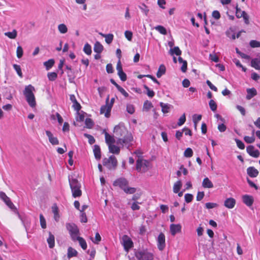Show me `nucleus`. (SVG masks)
Here are the masks:
<instances>
[{
  "label": "nucleus",
  "mask_w": 260,
  "mask_h": 260,
  "mask_svg": "<svg viewBox=\"0 0 260 260\" xmlns=\"http://www.w3.org/2000/svg\"><path fill=\"white\" fill-rule=\"evenodd\" d=\"M114 186H118L127 194H133L136 191L135 187H128V181L124 178L121 177L113 182Z\"/></svg>",
  "instance_id": "obj_2"
},
{
  "label": "nucleus",
  "mask_w": 260,
  "mask_h": 260,
  "mask_svg": "<svg viewBox=\"0 0 260 260\" xmlns=\"http://www.w3.org/2000/svg\"><path fill=\"white\" fill-rule=\"evenodd\" d=\"M40 224L42 229H46V220L43 216V215L41 214H40Z\"/></svg>",
  "instance_id": "obj_47"
},
{
  "label": "nucleus",
  "mask_w": 260,
  "mask_h": 260,
  "mask_svg": "<svg viewBox=\"0 0 260 260\" xmlns=\"http://www.w3.org/2000/svg\"><path fill=\"white\" fill-rule=\"evenodd\" d=\"M13 68L14 69V70L17 72L18 75L20 77H22V73L21 72V69L20 66L19 65H18L16 64H14L13 65Z\"/></svg>",
  "instance_id": "obj_44"
},
{
  "label": "nucleus",
  "mask_w": 260,
  "mask_h": 260,
  "mask_svg": "<svg viewBox=\"0 0 260 260\" xmlns=\"http://www.w3.org/2000/svg\"><path fill=\"white\" fill-rule=\"evenodd\" d=\"M145 89L147 90V94L148 96L152 98L154 95V92L153 90H151L147 85H144Z\"/></svg>",
  "instance_id": "obj_59"
},
{
  "label": "nucleus",
  "mask_w": 260,
  "mask_h": 260,
  "mask_svg": "<svg viewBox=\"0 0 260 260\" xmlns=\"http://www.w3.org/2000/svg\"><path fill=\"white\" fill-rule=\"evenodd\" d=\"M138 260H152L153 254L146 249L139 250L135 252Z\"/></svg>",
  "instance_id": "obj_6"
},
{
  "label": "nucleus",
  "mask_w": 260,
  "mask_h": 260,
  "mask_svg": "<svg viewBox=\"0 0 260 260\" xmlns=\"http://www.w3.org/2000/svg\"><path fill=\"white\" fill-rule=\"evenodd\" d=\"M157 246L160 250H162V233H160L158 236Z\"/></svg>",
  "instance_id": "obj_36"
},
{
  "label": "nucleus",
  "mask_w": 260,
  "mask_h": 260,
  "mask_svg": "<svg viewBox=\"0 0 260 260\" xmlns=\"http://www.w3.org/2000/svg\"><path fill=\"white\" fill-rule=\"evenodd\" d=\"M99 34L105 38V41L107 44H110L112 43L114 38V36L113 34H104L102 32L99 33Z\"/></svg>",
  "instance_id": "obj_26"
},
{
  "label": "nucleus",
  "mask_w": 260,
  "mask_h": 260,
  "mask_svg": "<svg viewBox=\"0 0 260 260\" xmlns=\"http://www.w3.org/2000/svg\"><path fill=\"white\" fill-rule=\"evenodd\" d=\"M151 167V162L142 158H138L136 161V170L141 173H145Z\"/></svg>",
  "instance_id": "obj_5"
},
{
  "label": "nucleus",
  "mask_w": 260,
  "mask_h": 260,
  "mask_svg": "<svg viewBox=\"0 0 260 260\" xmlns=\"http://www.w3.org/2000/svg\"><path fill=\"white\" fill-rule=\"evenodd\" d=\"M83 51L87 55H90L92 52L91 46L86 43L84 46Z\"/></svg>",
  "instance_id": "obj_38"
},
{
  "label": "nucleus",
  "mask_w": 260,
  "mask_h": 260,
  "mask_svg": "<svg viewBox=\"0 0 260 260\" xmlns=\"http://www.w3.org/2000/svg\"><path fill=\"white\" fill-rule=\"evenodd\" d=\"M0 198L4 201L6 205L11 209H16L15 206L13 203L11 201L10 198L6 194V193L3 191L0 192Z\"/></svg>",
  "instance_id": "obj_10"
},
{
  "label": "nucleus",
  "mask_w": 260,
  "mask_h": 260,
  "mask_svg": "<svg viewBox=\"0 0 260 260\" xmlns=\"http://www.w3.org/2000/svg\"><path fill=\"white\" fill-rule=\"evenodd\" d=\"M126 111L130 114H133L135 113V108L133 105L132 104H127L126 105Z\"/></svg>",
  "instance_id": "obj_42"
},
{
  "label": "nucleus",
  "mask_w": 260,
  "mask_h": 260,
  "mask_svg": "<svg viewBox=\"0 0 260 260\" xmlns=\"http://www.w3.org/2000/svg\"><path fill=\"white\" fill-rule=\"evenodd\" d=\"M182 183L181 181H177L174 185L173 191L175 193H178L181 189Z\"/></svg>",
  "instance_id": "obj_35"
},
{
  "label": "nucleus",
  "mask_w": 260,
  "mask_h": 260,
  "mask_svg": "<svg viewBox=\"0 0 260 260\" xmlns=\"http://www.w3.org/2000/svg\"><path fill=\"white\" fill-rule=\"evenodd\" d=\"M4 35L11 39H14L16 38L17 32L16 29H13L11 32H6Z\"/></svg>",
  "instance_id": "obj_34"
},
{
  "label": "nucleus",
  "mask_w": 260,
  "mask_h": 260,
  "mask_svg": "<svg viewBox=\"0 0 260 260\" xmlns=\"http://www.w3.org/2000/svg\"><path fill=\"white\" fill-rule=\"evenodd\" d=\"M246 151L249 155L253 157L256 158L259 155V151L257 149H255L254 147L252 145H249L247 147Z\"/></svg>",
  "instance_id": "obj_11"
},
{
  "label": "nucleus",
  "mask_w": 260,
  "mask_h": 260,
  "mask_svg": "<svg viewBox=\"0 0 260 260\" xmlns=\"http://www.w3.org/2000/svg\"><path fill=\"white\" fill-rule=\"evenodd\" d=\"M173 106L170 104H164V114L167 113L169 112L171 109H172Z\"/></svg>",
  "instance_id": "obj_56"
},
{
  "label": "nucleus",
  "mask_w": 260,
  "mask_h": 260,
  "mask_svg": "<svg viewBox=\"0 0 260 260\" xmlns=\"http://www.w3.org/2000/svg\"><path fill=\"white\" fill-rule=\"evenodd\" d=\"M251 64V67L256 70H260V60L258 58L252 59Z\"/></svg>",
  "instance_id": "obj_32"
},
{
  "label": "nucleus",
  "mask_w": 260,
  "mask_h": 260,
  "mask_svg": "<svg viewBox=\"0 0 260 260\" xmlns=\"http://www.w3.org/2000/svg\"><path fill=\"white\" fill-rule=\"evenodd\" d=\"M246 91L247 94L246 95V98L248 100H250L257 94V91L254 87L247 88L246 89Z\"/></svg>",
  "instance_id": "obj_19"
},
{
  "label": "nucleus",
  "mask_w": 260,
  "mask_h": 260,
  "mask_svg": "<svg viewBox=\"0 0 260 260\" xmlns=\"http://www.w3.org/2000/svg\"><path fill=\"white\" fill-rule=\"evenodd\" d=\"M84 136L88 139V143L90 144H93L95 141L94 137L89 134L85 133L84 134Z\"/></svg>",
  "instance_id": "obj_50"
},
{
  "label": "nucleus",
  "mask_w": 260,
  "mask_h": 260,
  "mask_svg": "<svg viewBox=\"0 0 260 260\" xmlns=\"http://www.w3.org/2000/svg\"><path fill=\"white\" fill-rule=\"evenodd\" d=\"M16 53L17 56L18 58H20L22 56L23 51L22 48L20 46L17 47Z\"/></svg>",
  "instance_id": "obj_57"
},
{
  "label": "nucleus",
  "mask_w": 260,
  "mask_h": 260,
  "mask_svg": "<svg viewBox=\"0 0 260 260\" xmlns=\"http://www.w3.org/2000/svg\"><path fill=\"white\" fill-rule=\"evenodd\" d=\"M170 51L172 55L175 54L177 56L180 55L182 53L181 51L178 47H175L173 49H171Z\"/></svg>",
  "instance_id": "obj_39"
},
{
  "label": "nucleus",
  "mask_w": 260,
  "mask_h": 260,
  "mask_svg": "<svg viewBox=\"0 0 260 260\" xmlns=\"http://www.w3.org/2000/svg\"><path fill=\"white\" fill-rule=\"evenodd\" d=\"M236 204V200L233 198H229L226 199L224 203L225 207L229 209L233 208Z\"/></svg>",
  "instance_id": "obj_14"
},
{
  "label": "nucleus",
  "mask_w": 260,
  "mask_h": 260,
  "mask_svg": "<svg viewBox=\"0 0 260 260\" xmlns=\"http://www.w3.org/2000/svg\"><path fill=\"white\" fill-rule=\"evenodd\" d=\"M202 186L204 188H211L213 187V183L210 180L208 177L205 178L202 182Z\"/></svg>",
  "instance_id": "obj_23"
},
{
  "label": "nucleus",
  "mask_w": 260,
  "mask_h": 260,
  "mask_svg": "<svg viewBox=\"0 0 260 260\" xmlns=\"http://www.w3.org/2000/svg\"><path fill=\"white\" fill-rule=\"evenodd\" d=\"M58 29L61 34H66L68 31L67 26L63 23L58 25Z\"/></svg>",
  "instance_id": "obj_37"
},
{
  "label": "nucleus",
  "mask_w": 260,
  "mask_h": 260,
  "mask_svg": "<svg viewBox=\"0 0 260 260\" xmlns=\"http://www.w3.org/2000/svg\"><path fill=\"white\" fill-rule=\"evenodd\" d=\"M114 133L115 137L117 139L116 143L122 146H125L129 149L132 146V142L133 141V137L131 133H129L127 128L122 125H118L115 126Z\"/></svg>",
  "instance_id": "obj_1"
},
{
  "label": "nucleus",
  "mask_w": 260,
  "mask_h": 260,
  "mask_svg": "<svg viewBox=\"0 0 260 260\" xmlns=\"http://www.w3.org/2000/svg\"><path fill=\"white\" fill-rule=\"evenodd\" d=\"M85 124L86 127L88 128H91L94 125V123L92 120L90 118H87L85 120Z\"/></svg>",
  "instance_id": "obj_41"
},
{
  "label": "nucleus",
  "mask_w": 260,
  "mask_h": 260,
  "mask_svg": "<svg viewBox=\"0 0 260 260\" xmlns=\"http://www.w3.org/2000/svg\"><path fill=\"white\" fill-rule=\"evenodd\" d=\"M66 228L69 232L72 240L75 241V238L76 239L79 235V230L77 226L74 223H69L66 224Z\"/></svg>",
  "instance_id": "obj_7"
},
{
  "label": "nucleus",
  "mask_w": 260,
  "mask_h": 260,
  "mask_svg": "<svg viewBox=\"0 0 260 260\" xmlns=\"http://www.w3.org/2000/svg\"><path fill=\"white\" fill-rule=\"evenodd\" d=\"M186 121L185 114H183L179 119V121L177 123L178 126H181L183 125Z\"/></svg>",
  "instance_id": "obj_55"
},
{
  "label": "nucleus",
  "mask_w": 260,
  "mask_h": 260,
  "mask_svg": "<svg viewBox=\"0 0 260 260\" xmlns=\"http://www.w3.org/2000/svg\"><path fill=\"white\" fill-rule=\"evenodd\" d=\"M139 8L141 10L142 12H143L146 16L148 15L149 11L147 6L144 4H142L139 6Z\"/></svg>",
  "instance_id": "obj_43"
},
{
  "label": "nucleus",
  "mask_w": 260,
  "mask_h": 260,
  "mask_svg": "<svg viewBox=\"0 0 260 260\" xmlns=\"http://www.w3.org/2000/svg\"><path fill=\"white\" fill-rule=\"evenodd\" d=\"M117 74L122 81L124 82L126 80L127 76L123 71L117 72Z\"/></svg>",
  "instance_id": "obj_48"
},
{
  "label": "nucleus",
  "mask_w": 260,
  "mask_h": 260,
  "mask_svg": "<svg viewBox=\"0 0 260 260\" xmlns=\"http://www.w3.org/2000/svg\"><path fill=\"white\" fill-rule=\"evenodd\" d=\"M185 201L187 203L191 202L193 199V196L190 193H186L184 196Z\"/></svg>",
  "instance_id": "obj_58"
},
{
  "label": "nucleus",
  "mask_w": 260,
  "mask_h": 260,
  "mask_svg": "<svg viewBox=\"0 0 260 260\" xmlns=\"http://www.w3.org/2000/svg\"><path fill=\"white\" fill-rule=\"evenodd\" d=\"M209 107H210V108L211 109V110L213 111H215L217 109V105H216V103H215V102L213 100H211L210 101H209Z\"/></svg>",
  "instance_id": "obj_49"
},
{
  "label": "nucleus",
  "mask_w": 260,
  "mask_h": 260,
  "mask_svg": "<svg viewBox=\"0 0 260 260\" xmlns=\"http://www.w3.org/2000/svg\"><path fill=\"white\" fill-rule=\"evenodd\" d=\"M78 241L80 246L83 250H85L87 248L86 242L83 238L78 236L76 239L75 238V241Z\"/></svg>",
  "instance_id": "obj_30"
},
{
  "label": "nucleus",
  "mask_w": 260,
  "mask_h": 260,
  "mask_svg": "<svg viewBox=\"0 0 260 260\" xmlns=\"http://www.w3.org/2000/svg\"><path fill=\"white\" fill-rule=\"evenodd\" d=\"M125 38L128 40L131 41L133 37V33L129 30H126L124 32Z\"/></svg>",
  "instance_id": "obj_62"
},
{
  "label": "nucleus",
  "mask_w": 260,
  "mask_h": 260,
  "mask_svg": "<svg viewBox=\"0 0 260 260\" xmlns=\"http://www.w3.org/2000/svg\"><path fill=\"white\" fill-rule=\"evenodd\" d=\"M46 135L48 136L49 142L53 145L59 144V141L56 137H54L49 131H46Z\"/></svg>",
  "instance_id": "obj_13"
},
{
  "label": "nucleus",
  "mask_w": 260,
  "mask_h": 260,
  "mask_svg": "<svg viewBox=\"0 0 260 260\" xmlns=\"http://www.w3.org/2000/svg\"><path fill=\"white\" fill-rule=\"evenodd\" d=\"M117 90L125 98L128 96V93L120 86L117 88Z\"/></svg>",
  "instance_id": "obj_63"
},
{
  "label": "nucleus",
  "mask_w": 260,
  "mask_h": 260,
  "mask_svg": "<svg viewBox=\"0 0 260 260\" xmlns=\"http://www.w3.org/2000/svg\"><path fill=\"white\" fill-rule=\"evenodd\" d=\"M93 151L95 159L100 160L101 158V152L100 146L98 145H94Z\"/></svg>",
  "instance_id": "obj_21"
},
{
  "label": "nucleus",
  "mask_w": 260,
  "mask_h": 260,
  "mask_svg": "<svg viewBox=\"0 0 260 260\" xmlns=\"http://www.w3.org/2000/svg\"><path fill=\"white\" fill-rule=\"evenodd\" d=\"M80 220L81 222L86 223L87 222V218L84 212H80Z\"/></svg>",
  "instance_id": "obj_61"
},
{
  "label": "nucleus",
  "mask_w": 260,
  "mask_h": 260,
  "mask_svg": "<svg viewBox=\"0 0 260 260\" xmlns=\"http://www.w3.org/2000/svg\"><path fill=\"white\" fill-rule=\"evenodd\" d=\"M67 75L69 82L71 83H75V79L76 76L75 75L74 72L73 70H71V71H68Z\"/></svg>",
  "instance_id": "obj_31"
},
{
  "label": "nucleus",
  "mask_w": 260,
  "mask_h": 260,
  "mask_svg": "<svg viewBox=\"0 0 260 260\" xmlns=\"http://www.w3.org/2000/svg\"><path fill=\"white\" fill-rule=\"evenodd\" d=\"M248 175L251 177H256L258 175V171L253 167H250L247 169Z\"/></svg>",
  "instance_id": "obj_20"
},
{
  "label": "nucleus",
  "mask_w": 260,
  "mask_h": 260,
  "mask_svg": "<svg viewBox=\"0 0 260 260\" xmlns=\"http://www.w3.org/2000/svg\"><path fill=\"white\" fill-rule=\"evenodd\" d=\"M217 206H218V204L216 203H214L209 202V203H206V204H205L206 208L207 209H209L215 208Z\"/></svg>",
  "instance_id": "obj_60"
},
{
  "label": "nucleus",
  "mask_w": 260,
  "mask_h": 260,
  "mask_svg": "<svg viewBox=\"0 0 260 260\" xmlns=\"http://www.w3.org/2000/svg\"><path fill=\"white\" fill-rule=\"evenodd\" d=\"M70 186L74 198L79 197L82 195L81 184L75 178L69 179Z\"/></svg>",
  "instance_id": "obj_4"
},
{
  "label": "nucleus",
  "mask_w": 260,
  "mask_h": 260,
  "mask_svg": "<svg viewBox=\"0 0 260 260\" xmlns=\"http://www.w3.org/2000/svg\"><path fill=\"white\" fill-rule=\"evenodd\" d=\"M109 100V95H108L106 100V105L101 107L100 109L101 114H105L106 117H109L110 115L111 108L108 105V101Z\"/></svg>",
  "instance_id": "obj_9"
},
{
  "label": "nucleus",
  "mask_w": 260,
  "mask_h": 260,
  "mask_svg": "<svg viewBox=\"0 0 260 260\" xmlns=\"http://www.w3.org/2000/svg\"><path fill=\"white\" fill-rule=\"evenodd\" d=\"M181 226L179 224H172L170 225V232L173 236L181 232Z\"/></svg>",
  "instance_id": "obj_17"
},
{
  "label": "nucleus",
  "mask_w": 260,
  "mask_h": 260,
  "mask_svg": "<svg viewBox=\"0 0 260 260\" xmlns=\"http://www.w3.org/2000/svg\"><path fill=\"white\" fill-rule=\"evenodd\" d=\"M249 45L252 48L260 47V42L256 40H251L249 43Z\"/></svg>",
  "instance_id": "obj_52"
},
{
  "label": "nucleus",
  "mask_w": 260,
  "mask_h": 260,
  "mask_svg": "<svg viewBox=\"0 0 260 260\" xmlns=\"http://www.w3.org/2000/svg\"><path fill=\"white\" fill-rule=\"evenodd\" d=\"M193 155L192 150L190 148H187L184 152V155L186 157H190Z\"/></svg>",
  "instance_id": "obj_46"
},
{
  "label": "nucleus",
  "mask_w": 260,
  "mask_h": 260,
  "mask_svg": "<svg viewBox=\"0 0 260 260\" xmlns=\"http://www.w3.org/2000/svg\"><path fill=\"white\" fill-rule=\"evenodd\" d=\"M54 60L53 59H50L44 62V65L45 67L47 70H49L51 69L54 64Z\"/></svg>",
  "instance_id": "obj_33"
},
{
  "label": "nucleus",
  "mask_w": 260,
  "mask_h": 260,
  "mask_svg": "<svg viewBox=\"0 0 260 260\" xmlns=\"http://www.w3.org/2000/svg\"><path fill=\"white\" fill-rule=\"evenodd\" d=\"M52 211L54 214V219L56 221L59 219V214L58 213V208L56 204H54L52 207Z\"/></svg>",
  "instance_id": "obj_25"
},
{
  "label": "nucleus",
  "mask_w": 260,
  "mask_h": 260,
  "mask_svg": "<svg viewBox=\"0 0 260 260\" xmlns=\"http://www.w3.org/2000/svg\"><path fill=\"white\" fill-rule=\"evenodd\" d=\"M105 141L107 144L109 146L115 143V139L113 136L110 135L107 132H105Z\"/></svg>",
  "instance_id": "obj_22"
},
{
  "label": "nucleus",
  "mask_w": 260,
  "mask_h": 260,
  "mask_svg": "<svg viewBox=\"0 0 260 260\" xmlns=\"http://www.w3.org/2000/svg\"><path fill=\"white\" fill-rule=\"evenodd\" d=\"M202 119L201 115H194L193 116V121L194 127L196 128L198 122Z\"/></svg>",
  "instance_id": "obj_51"
},
{
  "label": "nucleus",
  "mask_w": 260,
  "mask_h": 260,
  "mask_svg": "<svg viewBox=\"0 0 260 260\" xmlns=\"http://www.w3.org/2000/svg\"><path fill=\"white\" fill-rule=\"evenodd\" d=\"M47 77L50 81H53L56 79L57 74L55 72H50L48 73Z\"/></svg>",
  "instance_id": "obj_40"
},
{
  "label": "nucleus",
  "mask_w": 260,
  "mask_h": 260,
  "mask_svg": "<svg viewBox=\"0 0 260 260\" xmlns=\"http://www.w3.org/2000/svg\"><path fill=\"white\" fill-rule=\"evenodd\" d=\"M123 245L125 249H128L133 246V243L131 239L126 235L123 237Z\"/></svg>",
  "instance_id": "obj_12"
},
{
  "label": "nucleus",
  "mask_w": 260,
  "mask_h": 260,
  "mask_svg": "<svg viewBox=\"0 0 260 260\" xmlns=\"http://www.w3.org/2000/svg\"><path fill=\"white\" fill-rule=\"evenodd\" d=\"M104 49L103 46L101 44L100 42L97 41L95 43L93 47V50L97 53H101Z\"/></svg>",
  "instance_id": "obj_28"
},
{
  "label": "nucleus",
  "mask_w": 260,
  "mask_h": 260,
  "mask_svg": "<svg viewBox=\"0 0 260 260\" xmlns=\"http://www.w3.org/2000/svg\"><path fill=\"white\" fill-rule=\"evenodd\" d=\"M235 141L236 142L238 147L239 149H242V150L244 149L245 145L242 141H241L238 139H236Z\"/></svg>",
  "instance_id": "obj_53"
},
{
  "label": "nucleus",
  "mask_w": 260,
  "mask_h": 260,
  "mask_svg": "<svg viewBox=\"0 0 260 260\" xmlns=\"http://www.w3.org/2000/svg\"><path fill=\"white\" fill-rule=\"evenodd\" d=\"M70 99L73 103V107L74 109L78 112L81 109V106L77 102L75 96L74 94H71L70 96Z\"/></svg>",
  "instance_id": "obj_15"
},
{
  "label": "nucleus",
  "mask_w": 260,
  "mask_h": 260,
  "mask_svg": "<svg viewBox=\"0 0 260 260\" xmlns=\"http://www.w3.org/2000/svg\"><path fill=\"white\" fill-rule=\"evenodd\" d=\"M236 16L238 18H240L241 17H243L244 22L246 24H249V17L247 13L245 11H242V13L241 14H239V12H236Z\"/></svg>",
  "instance_id": "obj_18"
},
{
  "label": "nucleus",
  "mask_w": 260,
  "mask_h": 260,
  "mask_svg": "<svg viewBox=\"0 0 260 260\" xmlns=\"http://www.w3.org/2000/svg\"><path fill=\"white\" fill-rule=\"evenodd\" d=\"M35 91V87L29 84L25 87L23 90V94L25 96L26 101L31 107H35L36 105V102L34 92Z\"/></svg>",
  "instance_id": "obj_3"
},
{
  "label": "nucleus",
  "mask_w": 260,
  "mask_h": 260,
  "mask_svg": "<svg viewBox=\"0 0 260 260\" xmlns=\"http://www.w3.org/2000/svg\"><path fill=\"white\" fill-rule=\"evenodd\" d=\"M77 251L72 247H69L68 248L67 256L69 258H70L72 257L77 256Z\"/></svg>",
  "instance_id": "obj_29"
},
{
  "label": "nucleus",
  "mask_w": 260,
  "mask_h": 260,
  "mask_svg": "<svg viewBox=\"0 0 260 260\" xmlns=\"http://www.w3.org/2000/svg\"><path fill=\"white\" fill-rule=\"evenodd\" d=\"M244 140L247 143L250 144V143H252L254 142L255 138L253 136H252V137L245 136L244 137Z\"/></svg>",
  "instance_id": "obj_54"
},
{
  "label": "nucleus",
  "mask_w": 260,
  "mask_h": 260,
  "mask_svg": "<svg viewBox=\"0 0 260 260\" xmlns=\"http://www.w3.org/2000/svg\"><path fill=\"white\" fill-rule=\"evenodd\" d=\"M204 195V192L203 191H199L196 197L197 200L198 201L202 200L203 199Z\"/></svg>",
  "instance_id": "obj_64"
},
{
  "label": "nucleus",
  "mask_w": 260,
  "mask_h": 260,
  "mask_svg": "<svg viewBox=\"0 0 260 260\" xmlns=\"http://www.w3.org/2000/svg\"><path fill=\"white\" fill-rule=\"evenodd\" d=\"M153 106L151 102L148 101H146L144 103L143 109L147 111L149 110Z\"/></svg>",
  "instance_id": "obj_45"
},
{
  "label": "nucleus",
  "mask_w": 260,
  "mask_h": 260,
  "mask_svg": "<svg viewBox=\"0 0 260 260\" xmlns=\"http://www.w3.org/2000/svg\"><path fill=\"white\" fill-rule=\"evenodd\" d=\"M103 164L109 169H115L117 165V160L115 156L111 155L108 158H105L103 159Z\"/></svg>",
  "instance_id": "obj_8"
},
{
  "label": "nucleus",
  "mask_w": 260,
  "mask_h": 260,
  "mask_svg": "<svg viewBox=\"0 0 260 260\" xmlns=\"http://www.w3.org/2000/svg\"><path fill=\"white\" fill-rule=\"evenodd\" d=\"M243 203L248 207H250L253 203V198L249 195H244L242 197Z\"/></svg>",
  "instance_id": "obj_16"
},
{
  "label": "nucleus",
  "mask_w": 260,
  "mask_h": 260,
  "mask_svg": "<svg viewBox=\"0 0 260 260\" xmlns=\"http://www.w3.org/2000/svg\"><path fill=\"white\" fill-rule=\"evenodd\" d=\"M109 150L110 153L118 154L120 153V148L115 145L111 144L108 146Z\"/></svg>",
  "instance_id": "obj_27"
},
{
  "label": "nucleus",
  "mask_w": 260,
  "mask_h": 260,
  "mask_svg": "<svg viewBox=\"0 0 260 260\" xmlns=\"http://www.w3.org/2000/svg\"><path fill=\"white\" fill-rule=\"evenodd\" d=\"M47 241L49 245V248H52L54 247L55 237L50 232H49V237L47 238Z\"/></svg>",
  "instance_id": "obj_24"
}]
</instances>
